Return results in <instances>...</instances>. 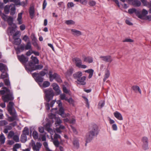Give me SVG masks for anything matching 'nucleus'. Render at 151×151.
I'll use <instances>...</instances> for the list:
<instances>
[{
  "mask_svg": "<svg viewBox=\"0 0 151 151\" xmlns=\"http://www.w3.org/2000/svg\"><path fill=\"white\" fill-rule=\"evenodd\" d=\"M93 70L92 69H89L85 71L86 73H89V75L88 77V78L89 79L91 78L92 77L93 75Z\"/></svg>",
  "mask_w": 151,
  "mask_h": 151,
  "instance_id": "obj_30",
  "label": "nucleus"
},
{
  "mask_svg": "<svg viewBox=\"0 0 151 151\" xmlns=\"http://www.w3.org/2000/svg\"><path fill=\"white\" fill-rule=\"evenodd\" d=\"M132 4L134 6L139 7L141 5V2L138 0H134L132 2Z\"/></svg>",
  "mask_w": 151,
  "mask_h": 151,
  "instance_id": "obj_28",
  "label": "nucleus"
},
{
  "mask_svg": "<svg viewBox=\"0 0 151 151\" xmlns=\"http://www.w3.org/2000/svg\"><path fill=\"white\" fill-rule=\"evenodd\" d=\"M53 144L56 147H58L59 146L60 143L58 139L54 140L53 142Z\"/></svg>",
  "mask_w": 151,
  "mask_h": 151,
  "instance_id": "obj_52",
  "label": "nucleus"
},
{
  "mask_svg": "<svg viewBox=\"0 0 151 151\" xmlns=\"http://www.w3.org/2000/svg\"><path fill=\"white\" fill-rule=\"evenodd\" d=\"M31 59V60L29 61L28 64L25 65V68L27 66L30 68L35 65L39 64V60L36 57L32 55Z\"/></svg>",
  "mask_w": 151,
  "mask_h": 151,
  "instance_id": "obj_6",
  "label": "nucleus"
},
{
  "mask_svg": "<svg viewBox=\"0 0 151 151\" xmlns=\"http://www.w3.org/2000/svg\"><path fill=\"white\" fill-rule=\"evenodd\" d=\"M14 39V44L17 45H19L21 43L22 40L20 38H17Z\"/></svg>",
  "mask_w": 151,
  "mask_h": 151,
  "instance_id": "obj_31",
  "label": "nucleus"
},
{
  "mask_svg": "<svg viewBox=\"0 0 151 151\" xmlns=\"http://www.w3.org/2000/svg\"><path fill=\"white\" fill-rule=\"evenodd\" d=\"M21 147V145L19 143H16L14 146L13 147L17 149H18L20 148Z\"/></svg>",
  "mask_w": 151,
  "mask_h": 151,
  "instance_id": "obj_63",
  "label": "nucleus"
},
{
  "mask_svg": "<svg viewBox=\"0 0 151 151\" xmlns=\"http://www.w3.org/2000/svg\"><path fill=\"white\" fill-rule=\"evenodd\" d=\"M82 75V72L81 71H78L74 74L73 76L75 79H78L79 78H80Z\"/></svg>",
  "mask_w": 151,
  "mask_h": 151,
  "instance_id": "obj_25",
  "label": "nucleus"
},
{
  "mask_svg": "<svg viewBox=\"0 0 151 151\" xmlns=\"http://www.w3.org/2000/svg\"><path fill=\"white\" fill-rule=\"evenodd\" d=\"M143 19H142L148 20L149 21H151V15H146L145 17L143 18Z\"/></svg>",
  "mask_w": 151,
  "mask_h": 151,
  "instance_id": "obj_54",
  "label": "nucleus"
},
{
  "mask_svg": "<svg viewBox=\"0 0 151 151\" xmlns=\"http://www.w3.org/2000/svg\"><path fill=\"white\" fill-rule=\"evenodd\" d=\"M14 132L12 131H11L10 132L8 136L10 137L11 138H12L14 136Z\"/></svg>",
  "mask_w": 151,
  "mask_h": 151,
  "instance_id": "obj_62",
  "label": "nucleus"
},
{
  "mask_svg": "<svg viewBox=\"0 0 151 151\" xmlns=\"http://www.w3.org/2000/svg\"><path fill=\"white\" fill-rule=\"evenodd\" d=\"M123 42H132L133 40L130 39L126 38L123 40Z\"/></svg>",
  "mask_w": 151,
  "mask_h": 151,
  "instance_id": "obj_60",
  "label": "nucleus"
},
{
  "mask_svg": "<svg viewBox=\"0 0 151 151\" xmlns=\"http://www.w3.org/2000/svg\"><path fill=\"white\" fill-rule=\"evenodd\" d=\"M62 122L61 120L60 119H58L55 122V124L57 125H59Z\"/></svg>",
  "mask_w": 151,
  "mask_h": 151,
  "instance_id": "obj_64",
  "label": "nucleus"
},
{
  "mask_svg": "<svg viewBox=\"0 0 151 151\" xmlns=\"http://www.w3.org/2000/svg\"><path fill=\"white\" fill-rule=\"evenodd\" d=\"M83 61L89 63H91L93 61V58L91 57H85L83 58Z\"/></svg>",
  "mask_w": 151,
  "mask_h": 151,
  "instance_id": "obj_27",
  "label": "nucleus"
},
{
  "mask_svg": "<svg viewBox=\"0 0 151 151\" xmlns=\"http://www.w3.org/2000/svg\"><path fill=\"white\" fill-rule=\"evenodd\" d=\"M35 9L33 6H31L29 8V14L31 18L32 19L34 17Z\"/></svg>",
  "mask_w": 151,
  "mask_h": 151,
  "instance_id": "obj_23",
  "label": "nucleus"
},
{
  "mask_svg": "<svg viewBox=\"0 0 151 151\" xmlns=\"http://www.w3.org/2000/svg\"><path fill=\"white\" fill-rule=\"evenodd\" d=\"M100 58L102 59V60L106 62L111 63L113 60L112 57L110 55H106L105 56H101Z\"/></svg>",
  "mask_w": 151,
  "mask_h": 151,
  "instance_id": "obj_12",
  "label": "nucleus"
},
{
  "mask_svg": "<svg viewBox=\"0 0 151 151\" xmlns=\"http://www.w3.org/2000/svg\"><path fill=\"white\" fill-rule=\"evenodd\" d=\"M8 124L7 122L5 120L0 121V126H3Z\"/></svg>",
  "mask_w": 151,
  "mask_h": 151,
  "instance_id": "obj_49",
  "label": "nucleus"
},
{
  "mask_svg": "<svg viewBox=\"0 0 151 151\" xmlns=\"http://www.w3.org/2000/svg\"><path fill=\"white\" fill-rule=\"evenodd\" d=\"M9 75L6 72H5L4 73H2L1 74V77L2 79H4L8 77Z\"/></svg>",
  "mask_w": 151,
  "mask_h": 151,
  "instance_id": "obj_48",
  "label": "nucleus"
},
{
  "mask_svg": "<svg viewBox=\"0 0 151 151\" xmlns=\"http://www.w3.org/2000/svg\"><path fill=\"white\" fill-rule=\"evenodd\" d=\"M114 116L118 119L122 120H123V117L121 114L119 112L116 111L114 113Z\"/></svg>",
  "mask_w": 151,
  "mask_h": 151,
  "instance_id": "obj_22",
  "label": "nucleus"
},
{
  "mask_svg": "<svg viewBox=\"0 0 151 151\" xmlns=\"http://www.w3.org/2000/svg\"><path fill=\"white\" fill-rule=\"evenodd\" d=\"M58 114L63 118L68 116L70 115L69 114H66L64 112V109L63 107H61L59 108L58 111Z\"/></svg>",
  "mask_w": 151,
  "mask_h": 151,
  "instance_id": "obj_13",
  "label": "nucleus"
},
{
  "mask_svg": "<svg viewBox=\"0 0 151 151\" xmlns=\"http://www.w3.org/2000/svg\"><path fill=\"white\" fill-rule=\"evenodd\" d=\"M74 6V4L72 2H68L67 4L68 8H69L71 7H73Z\"/></svg>",
  "mask_w": 151,
  "mask_h": 151,
  "instance_id": "obj_59",
  "label": "nucleus"
},
{
  "mask_svg": "<svg viewBox=\"0 0 151 151\" xmlns=\"http://www.w3.org/2000/svg\"><path fill=\"white\" fill-rule=\"evenodd\" d=\"M71 31L72 32V34L74 36H78L82 35L81 32L80 31L77 30L75 29H72Z\"/></svg>",
  "mask_w": 151,
  "mask_h": 151,
  "instance_id": "obj_21",
  "label": "nucleus"
},
{
  "mask_svg": "<svg viewBox=\"0 0 151 151\" xmlns=\"http://www.w3.org/2000/svg\"><path fill=\"white\" fill-rule=\"evenodd\" d=\"M13 19L11 17H9L7 19V22L9 25L12 26L13 24Z\"/></svg>",
  "mask_w": 151,
  "mask_h": 151,
  "instance_id": "obj_45",
  "label": "nucleus"
},
{
  "mask_svg": "<svg viewBox=\"0 0 151 151\" xmlns=\"http://www.w3.org/2000/svg\"><path fill=\"white\" fill-rule=\"evenodd\" d=\"M14 103L13 102L10 101L7 106V111L12 116H10L8 114H6V116L8 117V120L9 122L17 120V116L16 111L14 107Z\"/></svg>",
  "mask_w": 151,
  "mask_h": 151,
  "instance_id": "obj_1",
  "label": "nucleus"
},
{
  "mask_svg": "<svg viewBox=\"0 0 151 151\" xmlns=\"http://www.w3.org/2000/svg\"><path fill=\"white\" fill-rule=\"evenodd\" d=\"M73 145L74 147L77 149H78L79 146L78 141L77 139H75L73 141Z\"/></svg>",
  "mask_w": 151,
  "mask_h": 151,
  "instance_id": "obj_38",
  "label": "nucleus"
},
{
  "mask_svg": "<svg viewBox=\"0 0 151 151\" xmlns=\"http://www.w3.org/2000/svg\"><path fill=\"white\" fill-rule=\"evenodd\" d=\"M52 70H50L48 73V74L49 76L50 80V81H52L53 80V79H52V78H53V77H54V73H53V74H52Z\"/></svg>",
  "mask_w": 151,
  "mask_h": 151,
  "instance_id": "obj_44",
  "label": "nucleus"
},
{
  "mask_svg": "<svg viewBox=\"0 0 151 151\" xmlns=\"http://www.w3.org/2000/svg\"><path fill=\"white\" fill-rule=\"evenodd\" d=\"M128 12L130 14H132L133 13H134L137 17L138 14H139V10H137L135 8L129 9L128 10Z\"/></svg>",
  "mask_w": 151,
  "mask_h": 151,
  "instance_id": "obj_20",
  "label": "nucleus"
},
{
  "mask_svg": "<svg viewBox=\"0 0 151 151\" xmlns=\"http://www.w3.org/2000/svg\"><path fill=\"white\" fill-rule=\"evenodd\" d=\"M26 135H29V129L28 127H25L22 131V134Z\"/></svg>",
  "mask_w": 151,
  "mask_h": 151,
  "instance_id": "obj_33",
  "label": "nucleus"
},
{
  "mask_svg": "<svg viewBox=\"0 0 151 151\" xmlns=\"http://www.w3.org/2000/svg\"><path fill=\"white\" fill-rule=\"evenodd\" d=\"M13 139L16 142H18L19 141V137L17 135H14L13 137Z\"/></svg>",
  "mask_w": 151,
  "mask_h": 151,
  "instance_id": "obj_53",
  "label": "nucleus"
},
{
  "mask_svg": "<svg viewBox=\"0 0 151 151\" xmlns=\"http://www.w3.org/2000/svg\"><path fill=\"white\" fill-rule=\"evenodd\" d=\"M96 2L93 0L90 1L89 2V5L91 6H93L95 5L96 4Z\"/></svg>",
  "mask_w": 151,
  "mask_h": 151,
  "instance_id": "obj_58",
  "label": "nucleus"
},
{
  "mask_svg": "<svg viewBox=\"0 0 151 151\" xmlns=\"http://www.w3.org/2000/svg\"><path fill=\"white\" fill-rule=\"evenodd\" d=\"M105 104V102L104 101H101L99 103L98 106L99 109H101L103 107Z\"/></svg>",
  "mask_w": 151,
  "mask_h": 151,
  "instance_id": "obj_47",
  "label": "nucleus"
},
{
  "mask_svg": "<svg viewBox=\"0 0 151 151\" xmlns=\"http://www.w3.org/2000/svg\"><path fill=\"white\" fill-rule=\"evenodd\" d=\"M31 37L32 39V44L34 47L37 46L38 44L37 42V40L35 34L33 33L32 34L31 36Z\"/></svg>",
  "mask_w": 151,
  "mask_h": 151,
  "instance_id": "obj_17",
  "label": "nucleus"
},
{
  "mask_svg": "<svg viewBox=\"0 0 151 151\" xmlns=\"http://www.w3.org/2000/svg\"><path fill=\"white\" fill-rule=\"evenodd\" d=\"M5 138L4 134L2 133L0 135V142L1 145L4 144L5 141Z\"/></svg>",
  "mask_w": 151,
  "mask_h": 151,
  "instance_id": "obj_37",
  "label": "nucleus"
},
{
  "mask_svg": "<svg viewBox=\"0 0 151 151\" xmlns=\"http://www.w3.org/2000/svg\"><path fill=\"white\" fill-rule=\"evenodd\" d=\"M42 145V144L39 142H37L36 145L35 142L33 140H32L31 146L34 151H39Z\"/></svg>",
  "mask_w": 151,
  "mask_h": 151,
  "instance_id": "obj_11",
  "label": "nucleus"
},
{
  "mask_svg": "<svg viewBox=\"0 0 151 151\" xmlns=\"http://www.w3.org/2000/svg\"><path fill=\"white\" fill-rule=\"evenodd\" d=\"M7 68L6 65L2 63H0V70L2 73H4L6 71Z\"/></svg>",
  "mask_w": 151,
  "mask_h": 151,
  "instance_id": "obj_24",
  "label": "nucleus"
},
{
  "mask_svg": "<svg viewBox=\"0 0 151 151\" xmlns=\"http://www.w3.org/2000/svg\"><path fill=\"white\" fill-rule=\"evenodd\" d=\"M10 7L12 6L11 8V12L10 14L11 15H13L15 13V11L16 9L15 5L13 4H11L10 5Z\"/></svg>",
  "mask_w": 151,
  "mask_h": 151,
  "instance_id": "obj_32",
  "label": "nucleus"
},
{
  "mask_svg": "<svg viewBox=\"0 0 151 151\" xmlns=\"http://www.w3.org/2000/svg\"><path fill=\"white\" fill-rule=\"evenodd\" d=\"M53 89L56 92L57 95H59L61 93V91L59 89V87L58 85L55 83H54L52 84Z\"/></svg>",
  "mask_w": 151,
  "mask_h": 151,
  "instance_id": "obj_16",
  "label": "nucleus"
},
{
  "mask_svg": "<svg viewBox=\"0 0 151 151\" xmlns=\"http://www.w3.org/2000/svg\"><path fill=\"white\" fill-rule=\"evenodd\" d=\"M60 99L62 100H65L66 101V99H68L67 97H66V95L65 94L63 93L60 94Z\"/></svg>",
  "mask_w": 151,
  "mask_h": 151,
  "instance_id": "obj_55",
  "label": "nucleus"
},
{
  "mask_svg": "<svg viewBox=\"0 0 151 151\" xmlns=\"http://www.w3.org/2000/svg\"><path fill=\"white\" fill-rule=\"evenodd\" d=\"M73 61L75 62L76 66L79 68L84 69L87 67L86 65L82 64V61L79 58H74L73 59Z\"/></svg>",
  "mask_w": 151,
  "mask_h": 151,
  "instance_id": "obj_7",
  "label": "nucleus"
},
{
  "mask_svg": "<svg viewBox=\"0 0 151 151\" xmlns=\"http://www.w3.org/2000/svg\"><path fill=\"white\" fill-rule=\"evenodd\" d=\"M139 14H138V17L141 19H143L147 14L148 11L145 9H143L142 10L141 14L140 11H139Z\"/></svg>",
  "mask_w": 151,
  "mask_h": 151,
  "instance_id": "obj_14",
  "label": "nucleus"
},
{
  "mask_svg": "<svg viewBox=\"0 0 151 151\" xmlns=\"http://www.w3.org/2000/svg\"><path fill=\"white\" fill-rule=\"evenodd\" d=\"M25 48L24 46L21 45H20V47H17L16 49V50L17 52V54L19 53L20 52V50L22 51L24 50Z\"/></svg>",
  "mask_w": 151,
  "mask_h": 151,
  "instance_id": "obj_26",
  "label": "nucleus"
},
{
  "mask_svg": "<svg viewBox=\"0 0 151 151\" xmlns=\"http://www.w3.org/2000/svg\"><path fill=\"white\" fill-rule=\"evenodd\" d=\"M99 134L98 127L96 124L93 125L91 129L86 135V142H90L94 137L96 136Z\"/></svg>",
  "mask_w": 151,
  "mask_h": 151,
  "instance_id": "obj_2",
  "label": "nucleus"
},
{
  "mask_svg": "<svg viewBox=\"0 0 151 151\" xmlns=\"http://www.w3.org/2000/svg\"><path fill=\"white\" fill-rule=\"evenodd\" d=\"M12 27H9V29H10V32L11 33H13L15 31V29L17 28V26L16 24L14 23H13L12 25Z\"/></svg>",
  "mask_w": 151,
  "mask_h": 151,
  "instance_id": "obj_36",
  "label": "nucleus"
},
{
  "mask_svg": "<svg viewBox=\"0 0 151 151\" xmlns=\"http://www.w3.org/2000/svg\"><path fill=\"white\" fill-rule=\"evenodd\" d=\"M86 77L85 76H83L82 77H81L77 80L76 82L78 84H80L82 85H85L86 83L84 81L86 80Z\"/></svg>",
  "mask_w": 151,
  "mask_h": 151,
  "instance_id": "obj_15",
  "label": "nucleus"
},
{
  "mask_svg": "<svg viewBox=\"0 0 151 151\" xmlns=\"http://www.w3.org/2000/svg\"><path fill=\"white\" fill-rule=\"evenodd\" d=\"M22 13L21 12L19 13L18 14V18H17V20L18 22V24H22Z\"/></svg>",
  "mask_w": 151,
  "mask_h": 151,
  "instance_id": "obj_34",
  "label": "nucleus"
},
{
  "mask_svg": "<svg viewBox=\"0 0 151 151\" xmlns=\"http://www.w3.org/2000/svg\"><path fill=\"white\" fill-rule=\"evenodd\" d=\"M142 142V148L143 149L146 150L149 149L148 138L146 137H143L141 140Z\"/></svg>",
  "mask_w": 151,
  "mask_h": 151,
  "instance_id": "obj_9",
  "label": "nucleus"
},
{
  "mask_svg": "<svg viewBox=\"0 0 151 151\" xmlns=\"http://www.w3.org/2000/svg\"><path fill=\"white\" fill-rule=\"evenodd\" d=\"M17 58L19 61L23 65H25L28 62L29 58L25 56L24 55H18Z\"/></svg>",
  "mask_w": 151,
  "mask_h": 151,
  "instance_id": "obj_10",
  "label": "nucleus"
},
{
  "mask_svg": "<svg viewBox=\"0 0 151 151\" xmlns=\"http://www.w3.org/2000/svg\"><path fill=\"white\" fill-rule=\"evenodd\" d=\"M4 83L5 85L6 86H8L10 85V82L9 80L7 79H5L4 80Z\"/></svg>",
  "mask_w": 151,
  "mask_h": 151,
  "instance_id": "obj_61",
  "label": "nucleus"
},
{
  "mask_svg": "<svg viewBox=\"0 0 151 151\" xmlns=\"http://www.w3.org/2000/svg\"><path fill=\"white\" fill-rule=\"evenodd\" d=\"M50 85V83L48 81H45L43 82L42 86L44 88L49 87Z\"/></svg>",
  "mask_w": 151,
  "mask_h": 151,
  "instance_id": "obj_43",
  "label": "nucleus"
},
{
  "mask_svg": "<svg viewBox=\"0 0 151 151\" xmlns=\"http://www.w3.org/2000/svg\"><path fill=\"white\" fill-rule=\"evenodd\" d=\"M54 140L58 139V138L60 139H61V138L60 135L58 134L55 133L54 135Z\"/></svg>",
  "mask_w": 151,
  "mask_h": 151,
  "instance_id": "obj_56",
  "label": "nucleus"
},
{
  "mask_svg": "<svg viewBox=\"0 0 151 151\" xmlns=\"http://www.w3.org/2000/svg\"><path fill=\"white\" fill-rule=\"evenodd\" d=\"M27 140V135L22 134L21 136L20 141L24 143Z\"/></svg>",
  "mask_w": 151,
  "mask_h": 151,
  "instance_id": "obj_35",
  "label": "nucleus"
},
{
  "mask_svg": "<svg viewBox=\"0 0 151 151\" xmlns=\"http://www.w3.org/2000/svg\"><path fill=\"white\" fill-rule=\"evenodd\" d=\"M2 89L3 90H0V93L1 95H3L5 93L11 92L9 89L6 87H3Z\"/></svg>",
  "mask_w": 151,
  "mask_h": 151,
  "instance_id": "obj_19",
  "label": "nucleus"
},
{
  "mask_svg": "<svg viewBox=\"0 0 151 151\" xmlns=\"http://www.w3.org/2000/svg\"><path fill=\"white\" fill-rule=\"evenodd\" d=\"M44 92L45 94V99L47 103H48L52 99L54 95L53 91L52 88H50L45 89Z\"/></svg>",
  "mask_w": 151,
  "mask_h": 151,
  "instance_id": "obj_4",
  "label": "nucleus"
},
{
  "mask_svg": "<svg viewBox=\"0 0 151 151\" xmlns=\"http://www.w3.org/2000/svg\"><path fill=\"white\" fill-rule=\"evenodd\" d=\"M66 101H68L70 104L72 105L73 106H74V101L71 98H70L69 99H66Z\"/></svg>",
  "mask_w": 151,
  "mask_h": 151,
  "instance_id": "obj_42",
  "label": "nucleus"
},
{
  "mask_svg": "<svg viewBox=\"0 0 151 151\" xmlns=\"http://www.w3.org/2000/svg\"><path fill=\"white\" fill-rule=\"evenodd\" d=\"M5 93V94L2 95L1 97V99L4 102L8 103L14 100L13 92H10Z\"/></svg>",
  "mask_w": 151,
  "mask_h": 151,
  "instance_id": "obj_5",
  "label": "nucleus"
},
{
  "mask_svg": "<svg viewBox=\"0 0 151 151\" xmlns=\"http://www.w3.org/2000/svg\"><path fill=\"white\" fill-rule=\"evenodd\" d=\"M43 145L47 150L48 151H52L48 148V144L47 142H44L43 143Z\"/></svg>",
  "mask_w": 151,
  "mask_h": 151,
  "instance_id": "obj_50",
  "label": "nucleus"
},
{
  "mask_svg": "<svg viewBox=\"0 0 151 151\" xmlns=\"http://www.w3.org/2000/svg\"><path fill=\"white\" fill-rule=\"evenodd\" d=\"M141 1L144 6H148L150 4V2H148L147 0H141Z\"/></svg>",
  "mask_w": 151,
  "mask_h": 151,
  "instance_id": "obj_39",
  "label": "nucleus"
},
{
  "mask_svg": "<svg viewBox=\"0 0 151 151\" xmlns=\"http://www.w3.org/2000/svg\"><path fill=\"white\" fill-rule=\"evenodd\" d=\"M10 8V6L8 5H6L5 6L4 8V12L6 14H9V12Z\"/></svg>",
  "mask_w": 151,
  "mask_h": 151,
  "instance_id": "obj_40",
  "label": "nucleus"
},
{
  "mask_svg": "<svg viewBox=\"0 0 151 151\" xmlns=\"http://www.w3.org/2000/svg\"><path fill=\"white\" fill-rule=\"evenodd\" d=\"M43 68V66L42 64L38 65H36V64L30 68L27 66L25 68V69L28 72H32L34 70H41Z\"/></svg>",
  "mask_w": 151,
  "mask_h": 151,
  "instance_id": "obj_8",
  "label": "nucleus"
},
{
  "mask_svg": "<svg viewBox=\"0 0 151 151\" xmlns=\"http://www.w3.org/2000/svg\"><path fill=\"white\" fill-rule=\"evenodd\" d=\"M47 72L46 73L43 71H41L39 73L35 72L33 73L32 74V76L35 79V81L37 83H42L44 80V78L42 77L44 76Z\"/></svg>",
  "mask_w": 151,
  "mask_h": 151,
  "instance_id": "obj_3",
  "label": "nucleus"
},
{
  "mask_svg": "<svg viewBox=\"0 0 151 151\" xmlns=\"http://www.w3.org/2000/svg\"><path fill=\"white\" fill-rule=\"evenodd\" d=\"M32 135L34 139H36L38 138L39 136L38 133L36 131H33Z\"/></svg>",
  "mask_w": 151,
  "mask_h": 151,
  "instance_id": "obj_41",
  "label": "nucleus"
},
{
  "mask_svg": "<svg viewBox=\"0 0 151 151\" xmlns=\"http://www.w3.org/2000/svg\"><path fill=\"white\" fill-rule=\"evenodd\" d=\"M22 39L25 42H26L27 41H28V42L29 41V38L28 36L27 35H24Z\"/></svg>",
  "mask_w": 151,
  "mask_h": 151,
  "instance_id": "obj_57",
  "label": "nucleus"
},
{
  "mask_svg": "<svg viewBox=\"0 0 151 151\" xmlns=\"http://www.w3.org/2000/svg\"><path fill=\"white\" fill-rule=\"evenodd\" d=\"M65 23L68 25L74 24L75 23V22L72 20H67Z\"/></svg>",
  "mask_w": 151,
  "mask_h": 151,
  "instance_id": "obj_51",
  "label": "nucleus"
},
{
  "mask_svg": "<svg viewBox=\"0 0 151 151\" xmlns=\"http://www.w3.org/2000/svg\"><path fill=\"white\" fill-rule=\"evenodd\" d=\"M25 49L26 50L31 49V45L30 41H28L26 45Z\"/></svg>",
  "mask_w": 151,
  "mask_h": 151,
  "instance_id": "obj_46",
  "label": "nucleus"
},
{
  "mask_svg": "<svg viewBox=\"0 0 151 151\" xmlns=\"http://www.w3.org/2000/svg\"><path fill=\"white\" fill-rule=\"evenodd\" d=\"M133 90L135 92L138 91L140 94L141 93V91L139 87L137 86H133L132 87Z\"/></svg>",
  "mask_w": 151,
  "mask_h": 151,
  "instance_id": "obj_29",
  "label": "nucleus"
},
{
  "mask_svg": "<svg viewBox=\"0 0 151 151\" xmlns=\"http://www.w3.org/2000/svg\"><path fill=\"white\" fill-rule=\"evenodd\" d=\"M54 76L52 79H55L58 82L61 83L62 82V81L61 78L60 76L57 73H54Z\"/></svg>",
  "mask_w": 151,
  "mask_h": 151,
  "instance_id": "obj_18",
  "label": "nucleus"
}]
</instances>
